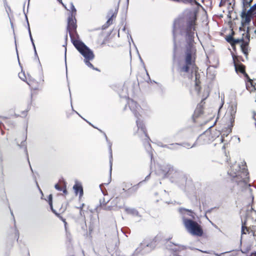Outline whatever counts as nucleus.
<instances>
[{"label":"nucleus","mask_w":256,"mask_h":256,"mask_svg":"<svg viewBox=\"0 0 256 256\" xmlns=\"http://www.w3.org/2000/svg\"><path fill=\"white\" fill-rule=\"evenodd\" d=\"M30 41L32 42V46H33V47H34V48L35 44H34V40H33V38H32V36H30Z\"/></svg>","instance_id":"ea45409f"},{"label":"nucleus","mask_w":256,"mask_h":256,"mask_svg":"<svg viewBox=\"0 0 256 256\" xmlns=\"http://www.w3.org/2000/svg\"><path fill=\"white\" fill-rule=\"evenodd\" d=\"M123 190L126 191L125 188H123Z\"/></svg>","instance_id":"bf43d9fd"},{"label":"nucleus","mask_w":256,"mask_h":256,"mask_svg":"<svg viewBox=\"0 0 256 256\" xmlns=\"http://www.w3.org/2000/svg\"><path fill=\"white\" fill-rule=\"evenodd\" d=\"M17 54L18 55V54L17 53ZM18 59L19 58V57L18 56Z\"/></svg>","instance_id":"e2e57ef3"},{"label":"nucleus","mask_w":256,"mask_h":256,"mask_svg":"<svg viewBox=\"0 0 256 256\" xmlns=\"http://www.w3.org/2000/svg\"><path fill=\"white\" fill-rule=\"evenodd\" d=\"M252 254L254 255V256H256V252L252 253Z\"/></svg>","instance_id":"603ef678"},{"label":"nucleus","mask_w":256,"mask_h":256,"mask_svg":"<svg viewBox=\"0 0 256 256\" xmlns=\"http://www.w3.org/2000/svg\"><path fill=\"white\" fill-rule=\"evenodd\" d=\"M202 252H204V253H206V254H210V252H208V251H202V250H200Z\"/></svg>","instance_id":"8fccbe9b"},{"label":"nucleus","mask_w":256,"mask_h":256,"mask_svg":"<svg viewBox=\"0 0 256 256\" xmlns=\"http://www.w3.org/2000/svg\"><path fill=\"white\" fill-rule=\"evenodd\" d=\"M244 42L243 38H234V40L232 43V46H234L235 44Z\"/></svg>","instance_id":"cd10ccee"},{"label":"nucleus","mask_w":256,"mask_h":256,"mask_svg":"<svg viewBox=\"0 0 256 256\" xmlns=\"http://www.w3.org/2000/svg\"><path fill=\"white\" fill-rule=\"evenodd\" d=\"M144 181L140 182L138 184L134 185L130 188H128L127 192L129 194H132L136 192L138 188V185L142 184Z\"/></svg>","instance_id":"5701e85b"},{"label":"nucleus","mask_w":256,"mask_h":256,"mask_svg":"<svg viewBox=\"0 0 256 256\" xmlns=\"http://www.w3.org/2000/svg\"><path fill=\"white\" fill-rule=\"evenodd\" d=\"M91 60H84L85 64L90 68L96 70H99L97 68H95L92 64L90 62Z\"/></svg>","instance_id":"bb28decb"},{"label":"nucleus","mask_w":256,"mask_h":256,"mask_svg":"<svg viewBox=\"0 0 256 256\" xmlns=\"http://www.w3.org/2000/svg\"><path fill=\"white\" fill-rule=\"evenodd\" d=\"M54 188L56 190H57L59 191H61L62 190L61 187L58 184H55Z\"/></svg>","instance_id":"4c0bfd02"},{"label":"nucleus","mask_w":256,"mask_h":256,"mask_svg":"<svg viewBox=\"0 0 256 256\" xmlns=\"http://www.w3.org/2000/svg\"><path fill=\"white\" fill-rule=\"evenodd\" d=\"M82 210H80V214L82 215Z\"/></svg>","instance_id":"3c124183"},{"label":"nucleus","mask_w":256,"mask_h":256,"mask_svg":"<svg viewBox=\"0 0 256 256\" xmlns=\"http://www.w3.org/2000/svg\"><path fill=\"white\" fill-rule=\"evenodd\" d=\"M146 74L148 76H149V75L148 72H146ZM148 78H150V77H148Z\"/></svg>","instance_id":"13d9d810"},{"label":"nucleus","mask_w":256,"mask_h":256,"mask_svg":"<svg viewBox=\"0 0 256 256\" xmlns=\"http://www.w3.org/2000/svg\"><path fill=\"white\" fill-rule=\"evenodd\" d=\"M224 253H222L220 254H216V253H215V252H214V254H215L216 256H220L222 254Z\"/></svg>","instance_id":"de8ad7c7"},{"label":"nucleus","mask_w":256,"mask_h":256,"mask_svg":"<svg viewBox=\"0 0 256 256\" xmlns=\"http://www.w3.org/2000/svg\"><path fill=\"white\" fill-rule=\"evenodd\" d=\"M150 174H148L145 178L144 180H148L150 177Z\"/></svg>","instance_id":"c03bdc74"},{"label":"nucleus","mask_w":256,"mask_h":256,"mask_svg":"<svg viewBox=\"0 0 256 256\" xmlns=\"http://www.w3.org/2000/svg\"><path fill=\"white\" fill-rule=\"evenodd\" d=\"M28 112V110H24V111H22V114H21L20 116H21L22 117H25V116H26V115H27V112Z\"/></svg>","instance_id":"e433bc0d"},{"label":"nucleus","mask_w":256,"mask_h":256,"mask_svg":"<svg viewBox=\"0 0 256 256\" xmlns=\"http://www.w3.org/2000/svg\"><path fill=\"white\" fill-rule=\"evenodd\" d=\"M246 162L242 164V168L240 164L235 163L230 166L228 174L233 178L232 180L242 188L250 186L248 184V172L246 168Z\"/></svg>","instance_id":"f257e3e1"},{"label":"nucleus","mask_w":256,"mask_h":256,"mask_svg":"<svg viewBox=\"0 0 256 256\" xmlns=\"http://www.w3.org/2000/svg\"><path fill=\"white\" fill-rule=\"evenodd\" d=\"M66 50H65V54H66Z\"/></svg>","instance_id":"0e129e2a"},{"label":"nucleus","mask_w":256,"mask_h":256,"mask_svg":"<svg viewBox=\"0 0 256 256\" xmlns=\"http://www.w3.org/2000/svg\"><path fill=\"white\" fill-rule=\"evenodd\" d=\"M248 44L247 42H242L241 44L240 47L243 53L245 54H248Z\"/></svg>","instance_id":"393cba45"},{"label":"nucleus","mask_w":256,"mask_h":256,"mask_svg":"<svg viewBox=\"0 0 256 256\" xmlns=\"http://www.w3.org/2000/svg\"><path fill=\"white\" fill-rule=\"evenodd\" d=\"M196 49L194 46H186L185 52V63L192 64V58L195 54Z\"/></svg>","instance_id":"9b49d317"},{"label":"nucleus","mask_w":256,"mask_h":256,"mask_svg":"<svg viewBox=\"0 0 256 256\" xmlns=\"http://www.w3.org/2000/svg\"><path fill=\"white\" fill-rule=\"evenodd\" d=\"M248 12L252 13V14H256V3L252 6H250V9L248 10Z\"/></svg>","instance_id":"7c9ffc66"},{"label":"nucleus","mask_w":256,"mask_h":256,"mask_svg":"<svg viewBox=\"0 0 256 256\" xmlns=\"http://www.w3.org/2000/svg\"><path fill=\"white\" fill-rule=\"evenodd\" d=\"M176 172L173 167L170 164H166L160 166V169L156 170L158 174L162 178L170 176L172 174L173 172Z\"/></svg>","instance_id":"6e6552de"},{"label":"nucleus","mask_w":256,"mask_h":256,"mask_svg":"<svg viewBox=\"0 0 256 256\" xmlns=\"http://www.w3.org/2000/svg\"><path fill=\"white\" fill-rule=\"evenodd\" d=\"M104 137L106 138V140L108 142V146H109V153H110V174H111L112 170V143L108 141V139L107 136L105 133H104Z\"/></svg>","instance_id":"a211bd4d"},{"label":"nucleus","mask_w":256,"mask_h":256,"mask_svg":"<svg viewBox=\"0 0 256 256\" xmlns=\"http://www.w3.org/2000/svg\"><path fill=\"white\" fill-rule=\"evenodd\" d=\"M63 192H64V194H66V192H67V190H66V188H64L63 190Z\"/></svg>","instance_id":"09e8293b"},{"label":"nucleus","mask_w":256,"mask_h":256,"mask_svg":"<svg viewBox=\"0 0 256 256\" xmlns=\"http://www.w3.org/2000/svg\"><path fill=\"white\" fill-rule=\"evenodd\" d=\"M82 228L84 230H86V222H84V226H82Z\"/></svg>","instance_id":"37998d69"},{"label":"nucleus","mask_w":256,"mask_h":256,"mask_svg":"<svg viewBox=\"0 0 256 256\" xmlns=\"http://www.w3.org/2000/svg\"><path fill=\"white\" fill-rule=\"evenodd\" d=\"M238 142H240V138H238Z\"/></svg>","instance_id":"5fc2aeb1"},{"label":"nucleus","mask_w":256,"mask_h":256,"mask_svg":"<svg viewBox=\"0 0 256 256\" xmlns=\"http://www.w3.org/2000/svg\"><path fill=\"white\" fill-rule=\"evenodd\" d=\"M76 26L75 16L72 14H71L68 18L67 30L69 32L72 41L74 40L72 38V32L76 31Z\"/></svg>","instance_id":"1a4fd4ad"},{"label":"nucleus","mask_w":256,"mask_h":256,"mask_svg":"<svg viewBox=\"0 0 256 256\" xmlns=\"http://www.w3.org/2000/svg\"><path fill=\"white\" fill-rule=\"evenodd\" d=\"M196 145V142H195L192 146H190V144L188 142H184L182 144H180V146H182L186 148H193Z\"/></svg>","instance_id":"c756f323"},{"label":"nucleus","mask_w":256,"mask_h":256,"mask_svg":"<svg viewBox=\"0 0 256 256\" xmlns=\"http://www.w3.org/2000/svg\"><path fill=\"white\" fill-rule=\"evenodd\" d=\"M158 146H160V147H162V148H168V149H170V150H173L174 149V148H171V147L169 146V145H168V144H162V142H159L158 144Z\"/></svg>","instance_id":"2f4dec72"},{"label":"nucleus","mask_w":256,"mask_h":256,"mask_svg":"<svg viewBox=\"0 0 256 256\" xmlns=\"http://www.w3.org/2000/svg\"><path fill=\"white\" fill-rule=\"evenodd\" d=\"M174 247L171 248V250L174 252H177L179 251H181L182 250H184L186 248V247L182 245H177V244H174Z\"/></svg>","instance_id":"4be33fe9"},{"label":"nucleus","mask_w":256,"mask_h":256,"mask_svg":"<svg viewBox=\"0 0 256 256\" xmlns=\"http://www.w3.org/2000/svg\"><path fill=\"white\" fill-rule=\"evenodd\" d=\"M192 64H186L183 66H180L178 68V71L181 74L184 75L185 73H188L190 70V66Z\"/></svg>","instance_id":"f3484780"},{"label":"nucleus","mask_w":256,"mask_h":256,"mask_svg":"<svg viewBox=\"0 0 256 256\" xmlns=\"http://www.w3.org/2000/svg\"><path fill=\"white\" fill-rule=\"evenodd\" d=\"M73 189L74 191V193L77 195L78 193L80 194V197L82 196L84 192L82 184L77 181H76L74 185L73 186Z\"/></svg>","instance_id":"dca6fc26"},{"label":"nucleus","mask_w":256,"mask_h":256,"mask_svg":"<svg viewBox=\"0 0 256 256\" xmlns=\"http://www.w3.org/2000/svg\"><path fill=\"white\" fill-rule=\"evenodd\" d=\"M130 39L132 40V38L131 37V36H130Z\"/></svg>","instance_id":"680f3d73"},{"label":"nucleus","mask_w":256,"mask_h":256,"mask_svg":"<svg viewBox=\"0 0 256 256\" xmlns=\"http://www.w3.org/2000/svg\"><path fill=\"white\" fill-rule=\"evenodd\" d=\"M171 148H174L172 150H177L179 146H180V144L176 143V144H172L169 145Z\"/></svg>","instance_id":"473e14b6"},{"label":"nucleus","mask_w":256,"mask_h":256,"mask_svg":"<svg viewBox=\"0 0 256 256\" xmlns=\"http://www.w3.org/2000/svg\"><path fill=\"white\" fill-rule=\"evenodd\" d=\"M63 222H64V224H65V226H66V222L65 220H63Z\"/></svg>","instance_id":"864d4df0"},{"label":"nucleus","mask_w":256,"mask_h":256,"mask_svg":"<svg viewBox=\"0 0 256 256\" xmlns=\"http://www.w3.org/2000/svg\"><path fill=\"white\" fill-rule=\"evenodd\" d=\"M234 66L236 72H240L242 74H245L247 76V74L245 73V68L244 65L242 64H238L234 62Z\"/></svg>","instance_id":"aec40b11"},{"label":"nucleus","mask_w":256,"mask_h":256,"mask_svg":"<svg viewBox=\"0 0 256 256\" xmlns=\"http://www.w3.org/2000/svg\"><path fill=\"white\" fill-rule=\"evenodd\" d=\"M184 22V18L179 17L174 22L173 24V39H174V50H173V58H176V32L177 29L180 28L182 26Z\"/></svg>","instance_id":"0eeeda50"},{"label":"nucleus","mask_w":256,"mask_h":256,"mask_svg":"<svg viewBox=\"0 0 256 256\" xmlns=\"http://www.w3.org/2000/svg\"><path fill=\"white\" fill-rule=\"evenodd\" d=\"M11 214H12V215L13 216V213H12V212H11Z\"/></svg>","instance_id":"052dcab7"},{"label":"nucleus","mask_w":256,"mask_h":256,"mask_svg":"<svg viewBox=\"0 0 256 256\" xmlns=\"http://www.w3.org/2000/svg\"><path fill=\"white\" fill-rule=\"evenodd\" d=\"M252 13H248V11L242 10L241 14V16L242 19V24H248L251 20Z\"/></svg>","instance_id":"2eb2a0df"},{"label":"nucleus","mask_w":256,"mask_h":256,"mask_svg":"<svg viewBox=\"0 0 256 256\" xmlns=\"http://www.w3.org/2000/svg\"><path fill=\"white\" fill-rule=\"evenodd\" d=\"M52 194H50L48 196V204H49V205L50 206L52 210L54 212L56 213L55 210H54L53 207H52Z\"/></svg>","instance_id":"c85d7f7f"},{"label":"nucleus","mask_w":256,"mask_h":256,"mask_svg":"<svg viewBox=\"0 0 256 256\" xmlns=\"http://www.w3.org/2000/svg\"><path fill=\"white\" fill-rule=\"evenodd\" d=\"M125 210L128 214H131L133 216H138V217L140 216L138 212L136 209H135L134 208H125Z\"/></svg>","instance_id":"6ab92c4d"},{"label":"nucleus","mask_w":256,"mask_h":256,"mask_svg":"<svg viewBox=\"0 0 256 256\" xmlns=\"http://www.w3.org/2000/svg\"><path fill=\"white\" fill-rule=\"evenodd\" d=\"M243 5V10L246 11V8L250 6V3L252 0H242Z\"/></svg>","instance_id":"b1692460"},{"label":"nucleus","mask_w":256,"mask_h":256,"mask_svg":"<svg viewBox=\"0 0 256 256\" xmlns=\"http://www.w3.org/2000/svg\"><path fill=\"white\" fill-rule=\"evenodd\" d=\"M116 10L114 12L112 10H110V11L108 14L110 18L106 22V24H108V25H110L112 24V18L114 16H116Z\"/></svg>","instance_id":"412c9836"},{"label":"nucleus","mask_w":256,"mask_h":256,"mask_svg":"<svg viewBox=\"0 0 256 256\" xmlns=\"http://www.w3.org/2000/svg\"><path fill=\"white\" fill-rule=\"evenodd\" d=\"M183 224L186 230L192 234L199 236L202 235L203 230L200 226L192 219L184 216Z\"/></svg>","instance_id":"423d86ee"},{"label":"nucleus","mask_w":256,"mask_h":256,"mask_svg":"<svg viewBox=\"0 0 256 256\" xmlns=\"http://www.w3.org/2000/svg\"><path fill=\"white\" fill-rule=\"evenodd\" d=\"M213 140L214 138L210 132H206L200 134L196 142V144H205L210 143Z\"/></svg>","instance_id":"9d476101"},{"label":"nucleus","mask_w":256,"mask_h":256,"mask_svg":"<svg viewBox=\"0 0 256 256\" xmlns=\"http://www.w3.org/2000/svg\"><path fill=\"white\" fill-rule=\"evenodd\" d=\"M178 211L182 216V222H184V216H185L186 218H188L190 219L194 218V214L190 210L181 208L178 209Z\"/></svg>","instance_id":"f8f14e48"},{"label":"nucleus","mask_w":256,"mask_h":256,"mask_svg":"<svg viewBox=\"0 0 256 256\" xmlns=\"http://www.w3.org/2000/svg\"><path fill=\"white\" fill-rule=\"evenodd\" d=\"M24 13H25V12H24ZM25 14L26 19V22H27L28 29V31L29 36H32L31 31H30V24H29V22H28V17H27V16H26V14Z\"/></svg>","instance_id":"72a5a7b5"},{"label":"nucleus","mask_w":256,"mask_h":256,"mask_svg":"<svg viewBox=\"0 0 256 256\" xmlns=\"http://www.w3.org/2000/svg\"><path fill=\"white\" fill-rule=\"evenodd\" d=\"M34 55H35V56H36L38 58V62H40V60H39V58H38V54H37V52H36V46H34Z\"/></svg>","instance_id":"a19ab883"},{"label":"nucleus","mask_w":256,"mask_h":256,"mask_svg":"<svg viewBox=\"0 0 256 256\" xmlns=\"http://www.w3.org/2000/svg\"><path fill=\"white\" fill-rule=\"evenodd\" d=\"M246 230L247 231L248 230V228L246 226H244L243 224L242 225V234H246V232H244V230Z\"/></svg>","instance_id":"c9c22d12"},{"label":"nucleus","mask_w":256,"mask_h":256,"mask_svg":"<svg viewBox=\"0 0 256 256\" xmlns=\"http://www.w3.org/2000/svg\"><path fill=\"white\" fill-rule=\"evenodd\" d=\"M89 230L91 232V231H92V230L90 228H89Z\"/></svg>","instance_id":"4d7b16f0"},{"label":"nucleus","mask_w":256,"mask_h":256,"mask_svg":"<svg viewBox=\"0 0 256 256\" xmlns=\"http://www.w3.org/2000/svg\"><path fill=\"white\" fill-rule=\"evenodd\" d=\"M72 42L76 50L84 56V60H92L94 58L93 52L82 42L75 40H72Z\"/></svg>","instance_id":"39448f33"},{"label":"nucleus","mask_w":256,"mask_h":256,"mask_svg":"<svg viewBox=\"0 0 256 256\" xmlns=\"http://www.w3.org/2000/svg\"><path fill=\"white\" fill-rule=\"evenodd\" d=\"M234 38L232 37V36L231 35H229L226 38V40L229 42L230 44H232V41L234 40Z\"/></svg>","instance_id":"f704fd0d"},{"label":"nucleus","mask_w":256,"mask_h":256,"mask_svg":"<svg viewBox=\"0 0 256 256\" xmlns=\"http://www.w3.org/2000/svg\"><path fill=\"white\" fill-rule=\"evenodd\" d=\"M84 204H82V205H81L79 208H78L80 210H82V208H83V207H84Z\"/></svg>","instance_id":"49530a36"},{"label":"nucleus","mask_w":256,"mask_h":256,"mask_svg":"<svg viewBox=\"0 0 256 256\" xmlns=\"http://www.w3.org/2000/svg\"><path fill=\"white\" fill-rule=\"evenodd\" d=\"M59 2H60V3L62 4V0H58Z\"/></svg>","instance_id":"6e6d98bb"},{"label":"nucleus","mask_w":256,"mask_h":256,"mask_svg":"<svg viewBox=\"0 0 256 256\" xmlns=\"http://www.w3.org/2000/svg\"><path fill=\"white\" fill-rule=\"evenodd\" d=\"M150 246L149 244L143 242L140 244V247L136 249V252L138 253L141 252L143 254L152 250V248L149 249V246L150 247Z\"/></svg>","instance_id":"ddd939ff"},{"label":"nucleus","mask_w":256,"mask_h":256,"mask_svg":"<svg viewBox=\"0 0 256 256\" xmlns=\"http://www.w3.org/2000/svg\"><path fill=\"white\" fill-rule=\"evenodd\" d=\"M253 117H252V118L255 120V124H256V118H255V116H256V113L255 112H253Z\"/></svg>","instance_id":"79ce46f5"},{"label":"nucleus","mask_w":256,"mask_h":256,"mask_svg":"<svg viewBox=\"0 0 256 256\" xmlns=\"http://www.w3.org/2000/svg\"><path fill=\"white\" fill-rule=\"evenodd\" d=\"M16 234L17 236V240H18V238H19V233L18 230H16Z\"/></svg>","instance_id":"a18cd8bd"},{"label":"nucleus","mask_w":256,"mask_h":256,"mask_svg":"<svg viewBox=\"0 0 256 256\" xmlns=\"http://www.w3.org/2000/svg\"><path fill=\"white\" fill-rule=\"evenodd\" d=\"M196 16L195 14L190 13L188 17H186L187 27L186 29V40L187 44L186 46H194V31L196 30Z\"/></svg>","instance_id":"7ed1b4c3"},{"label":"nucleus","mask_w":256,"mask_h":256,"mask_svg":"<svg viewBox=\"0 0 256 256\" xmlns=\"http://www.w3.org/2000/svg\"><path fill=\"white\" fill-rule=\"evenodd\" d=\"M26 140V137L24 135L23 136L22 140L20 144H18V142L17 141L16 139V140L18 146H20V148H22V146H24L25 150L27 152L26 148V146L25 143H24Z\"/></svg>","instance_id":"a878e982"},{"label":"nucleus","mask_w":256,"mask_h":256,"mask_svg":"<svg viewBox=\"0 0 256 256\" xmlns=\"http://www.w3.org/2000/svg\"><path fill=\"white\" fill-rule=\"evenodd\" d=\"M236 112V107L235 106L232 105L230 106L224 117L225 120L228 122V128L224 132L220 140L222 142H224V136H228L232 132V128L233 127V122L234 121L235 115Z\"/></svg>","instance_id":"20e7f679"},{"label":"nucleus","mask_w":256,"mask_h":256,"mask_svg":"<svg viewBox=\"0 0 256 256\" xmlns=\"http://www.w3.org/2000/svg\"><path fill=\"white\" fill-rule=\"evenodd\" d=\"M127 105L129 107L130 110L134 114L136 118V124L138 126V132H142V134L146 138V142H144V146L146 150L148 152L151 159L152 158V154L151 150V146L149 143L150 138L148 137L146 133V128L142 120L139 118V113L141 110L140 107L138 105L137 103L133 100L128 99L127 102Z\"/></svg>","instance_id":"f03ea898"},{"label":"nucleus","mask_w":256,"mask_h":256,"mask_svg":"<svg viewBox=\"0 0 256 256\" xmlns=\"http://www.w3.org/2000/svg\"><path fill=\"white\" fill-rule=\"evenodd\" d=\"M19 78L22 80L23 81L26 82L28 84L33 90H37L38 89V86H34V84L36 82V81L34 80H30L28 81L26 80V76L24 75V73H20L18 74Z\"/></svg>","instance_id":"4468645a"},{"label":"nucleus","mask_w":256,"mask_h":256,"mask_svg":"<svg viewBox=\"0 0 256 256\" xmlns=\"http://www.w3.org/2000/svg\"><path fill=\"white\" fill-rule=\"evenodd\" d=\"M70 4H71V8H72V12H76V9L75 8L72 2ZM72 14H73V12H72Z\"/></svg>","instance_id":"58836bf2"}]
</instances>
